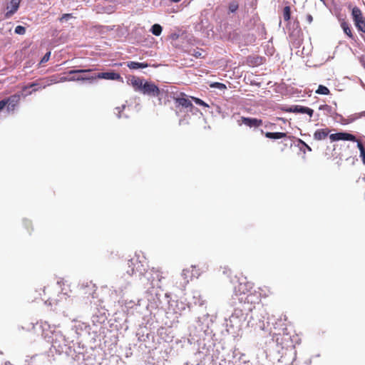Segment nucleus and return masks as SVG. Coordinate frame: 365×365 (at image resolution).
Wrapping results in <instances>:
<instances>
[{
  "mask_svg": "<svg viewBox=\"0 0 365 365\" xmlns=\"http://www.w3.org/2000/svg\"><path fill=\"white\" fill-rule=\"evenodd\" d=\"M21 0H11L10 6L7 9H10L6 11L5 16L6 18L11 17L14 13H16L19 7V4Z\"/></svg>",
  "mask_w": 365,
  "mask_h": 365,
  "instance_id": "obj_13",
  "label": "nucleus"
},
{
  "mask_svg": "<svg viewBox=\"0 0 365 365\" xmlns=\"http://www.w3.org/2000/svg\"><path fill=\"white\" fill-rule=\"evenodd\" d=\"M175 107L178 108L179 107H182L185 108L189 109V111H192L194 106L189 98H175L174 99Z\"/></svg>",
  "mask_w": 365,
  "mask_h": 365,
  "instance_id": "obj_10",
  "label": "nucleus"
},
{
  "mask_svg": "<svg viewBox=\"0 0 365 365\" xmlns=\"http://www.w3.org/2000/svg\"><path fill=\"white\" fill-rule=\"evenodd\" d=\"M189 272H190V270H188V269H184L183 270V274L186 275L187 273H188Z\"/></svg>",
  "mask_w": 365,
  "mask_h": 365,
  "instance_id": "obj_35",
  "label": "nucleus"
},
{
  "mask_svg": "<svg viewBox=\"0 0 365 365\" xmlns=\"http://www.w3.org/2000/svg\"><path fill=\"white\" fill-rule=\"evenodd\" d=\"M129 84L133 88L135 91L140 92L144 95L150 96H158L160 93L159 88L153 82L144 81L143 79L132 76L129 79Z\"/></svg>",
  "mask_w": 365,
  "mask_h": 365,
  "instance_id": "obj_2",
  "label": "nucleus"
},
{
  "mask_svg": "<svg viewBox=\"0 0 365 365\" xmlns=\"http://www.w3.org/2000/svg\"><path fill=\"white\" fill-rule=\"evenodd\" d=\"M350 146L349 145L346 144H340V145H334L333 149V155L335 156L336 158H339V160H342L344 155H347L349 153Z\"/></svg>",
  "mask_w": 365,
  "mask_h": 365,
  "instance_id": "obj_9",
  "label": "nucleus"
},
{
  "mask_svg": "<svg viewBox=\"0 0 365 365\" xmlns=\"http://www.w3.org/2000/svg\"><path fill=\"white\" fill-rule=\"evenodd\" d=\"M315 93L319 95H329L330 91L327 87L323 85H319Z\"/></svg>",
  "mask_w": 365,
  "mask_h": 365,
  "instance_id": "obj_22",
  "label": "nucleus"
},
{
  "mask_svg": "<svg viewBox=\"0 0 365 365\" xmlns=\"http://www.w3.org/2000/svg\"><path fill=\"white\" fill-rule=\"evenodd\" d=\"M237 123L239 125L244 124L250 128H257L261 126L263 122L262 119L242 116L240 119L237 120Z\"/></svg>",
  "mask_w": 365,
  "mask_h": 365,
  "instance_id": "obj_7",
  "label": "nucleus"
},
{
  "mask_svg": "<svg viewBox=\"0 0 365 365\" xmlns=\"http://www.w3.org/2000/svg\"><path fill=\"white\" fill-rule=\"evenodd\" d=\"M246 61L250 66H257L264 63V58L259 56H250L247 58Z\"/></svg>",
  "mask_w": 365,
  "mask_h": 365,
  "instance_id": "obj_14",
  "label": "nucleus"
},
{
  "mask_svg": "<svg viewBox=\"0 0 365 365\" xmlns=\"http://www.w3.org/2000/svg\"><path fill=\"white\" fill-rule=\"evenodd\" d=\"M329 137L331 142L339 140L356 142L357 143V148L360 151V157L361 158L363 163L365 165V148L361 141L357 139L354 135L346 132H339L330 134Z\"/></svg>",
  "mask_w": 365,
  "mask_h": 365,
  "instance_id": "obj_3",
  "label": "nucleus"
},
{
  "mask_svg": "<svg viewBox=\"0 0 365 365\" xmlns=\"http://www.w3.org/2000/svg\"><path fill=\"white\" fill-rule=\"evenodd\" d=\"M320 110L324 112V114L327 116L334 117L336 112L333 110L332 107L327 104L321 105L319 107Z\"/></svg>",
  "mask_w": 365,
  "mask_h": 365,
  "instance_id": "obj_17",
  "label": "nucleus"
},
{
  "mask_svg": "<svg viewBox=\"0 0 365 365\" xmlns=\"http://www.w3.org/2000/svg\"><path fill=\"white\" fill-rule=\"evenodd\" d=\"M259 300V296L257 294L250 293L247 294L245 297H240L239 301L240 302L255 304Z\"/></svg>",
  "mask_w": 365,
  "mask_h": 365,
  "instance_id": "obj_16",
  "label": "nucleus"
},
{
  "mask_svg": "<svg viewBox=\"0 0 365 365\" xmlns=\"http://www.w3.org/2000/svg\"><path fill=\"white\" fill-rule=\"evenodd\" d=\"M252 289V283L247 282L246 278H245L242 281H239L237 284L235 285L234 293L239 299L240 297H243V296L247 295Z\"/></svg>",
  "mask_w": 365,
  "mask_h": 365,
  "instance_id": "obj_5",
  "label": "nucleus"
},
{
  "mask_svg": "<svg viewBox=\"0 0 365 365\" xmlns=\"http://www.w3.org/2000/svg\"><path fill=\"white\" fill-rule=\"evenodd\" d=\"M341 26L344 32L351 38H354V36L351 29L348 23L344 21L341 24Z\"/></svg>",
  "mask_w": 365,
  "mask_h": 365,
  "instance_id": "obj_20",
  "label": "nucleus"
},
{
  "mask_svg": "<svg viewBox=\"0 0 365 365\" xmlns=\"http://www.w3.org/2000/svg\"><path fill=\"white\" fill-rule=\"evenodd\" d=\"M191 99L197 105L199 106H203V107H205V108H209L210 106L205 103V101H203L202 100H201L200 98H196V97H193V96H191Z\"/></svg>",
  "mask_w": 365,
  "mask_h": 365,
  "instance_id": "obj_25",
  "label": "nucleus"
},
{
  "mask_svg": "<svg viewBox=\"0 0 365 365\" xmlns=\"http://www.w3.org/2000/svg\"><path fill=\"white\" fill-rule=\"evenodd\" d=\"M294 24L296 25V29H298V32L300 31L299 22L298 21H295Z\"/></svg>",
  "mask_w": 365,
  "mask_h": 365,
  "instance_id": "obj_32",
  "label": "nucleus"
},
{
  "mask_svg": "<svg viewBox=\"0 0 365 365\" xmlns=\"http://www.w3.org/2000/svg\"><path fill=\"white\" fill-rule=\"evenodd\" d=\"M264 135L266 138L269 139H280L283 138L287 136L286 133H281V132H276V133H272V132H267L264 133Z\"/></svg>",
  "mask_w": 365,
  "mask_h": 365,
  "instance_id": "obj_18",
  "label": "nucleus"
},
{
  "mask_svg": "<svg viewBox=\"0 0 365 365\" xmlns=\"http://www.w3.org/2000/svg\"><path fill=\"white\" fill-rule=\"evenodd\" d=\"M322 1H324V0H321Z\"/></svg>",
  "mask_w": 365,
  "mask_h": 365,
  "instance_id": "obj_40",
  "label": "nucleus"
},
{
  "mask_svg": "<svg viewBox=\"0 0 365 365\" xmlns=\"http://www.w3.org/2000/svg\"><path fill=\"white\" fill-rule=\"evenodd\" d=\"M289 35H290V36H292V35H294V31H292V32H290V33H289Z\"/></svg>",
  "mask_w": 365,
  "mask_h": 365,
  "instance_id": "obj_39",
  "label": "nucleus"
},
{
  "mask_svg": "<svg viewBox=\"0 0 365 365\" xmlns=\"http://www.w3.org/2000/svg\"><path fill=\"white\" fill-rule=\"evenodd\" d=\"M305 145H306V147L307 148V149H308L309 150H312V149H311V148H310L309 146H308V145H306V144H305Z\"/></svg>",
  "mask_w": 365,
  "mask_h": 365,
  "instance_id": "obj_37",
  "label": "nucleus"
},
{
  "mask_svg": "<svg viewBox=\"0 0 365 365\" xmlns=\"http://www.w3.org/2000/svg\"><path fill=\"white\" fill-rule=\"evenodd\" d=\"M210 87L217 88L220 90L225 89L227 88L224 83H219V82H215V83H212L210 85Z\"/></svg>",
  "mask_w": 365,
  "mask_h": 365,
  "instance_id": "obj_28",
  "label": "nucleus"
},
{
  "mask_svg": "<svg viewBox=\"0 0 365 365\" xmlns=\"http://www.w3.org/2000/svg\"><path fill=\"white\" fill-rule=\"evenodd\" d=\"M4 365H13V364H11L10 362H6V363L4 364Z\"/></svg>",
  "mask_w": 365,
  "mask_h": 365,
  "instance_id": "obj_38",
  "label": "nucleus"
},
{
  "mask_svg": "<svg viewBox=\"0 0 365 365\" xmlns=\"http://www.w3.org/2000/svg\"><path fill=\"white\" fill-rule=\"evenodd\" d=\"M306 21L309 24H311L313 21V17L310 14H307L305 16Z\"/></svg>",
  "mask_w": 365,
  "mask_h": 365,
  "instance_id": "obj_30",
  "label": "nucleus"
},
{
  "mask_svg": "<svg viewBox=\"0 0 365 365\" xmlns=\"http://www.w3.org/2000/svg\"><path fill=\"white\" fill-rule=\"evenodd\" d=\"M196 58H201L202 56V53L201 51H195V53L192 54Z\"/></svg>",
  "mask_w": 365,
  "mask_h": 365,
  "instance_id": "obj_31",
  "label": "nucleus"
},
{
  "mask_svg": "<svg viewBox=\"0 0 365 365\" xmlns=\"http://www.w3.org/2000/svg\"><path fill=\"white\" fill-rule=\"evenodd\" d=\"M351 16L356 29L365 34V18L357 6L352 9Z\"/></svg>",
  "mask_w": 365,
  "mask_h": 365,
  "instance_id": "obj_6",
  "label": "nucleus"
},
{
  "mask_svg": "<svg viewBox=\"0 0 365 365\" xmlns=\"http://www.w3.org/2000/svg\"><path fill=\"white\" fill-rule=\"evenodd\" d=\"M128 265L131 269L128 270L127 272L130 275H133L136 273H139L140 275H143L145 269L142 263L138 259H130L128 261Z\"/></svg>",
  "mask_w": 365,
  "mask_h": 365,
  "instance_id": "obj_8",
  "label": "nucleus"
},
{
  "mask_svg": "<svg viewBox=\"0 0 365 365\" xmlns=\"http://www.w3.org/2000/svg\"><path fill=\"white\" fill-rule=\"evenodd\" d=\"M92 71V69L70 70L67 73L69 76L59 77L56 75H53L48 78H42L39 80V81H36L29 84L28 86H25L22 89L23 91H26L29 88H34L33 91L29 93V94H31L33 91H36L41 88H45L48 86L58 82L91 80V76H78L77 74L88 73Z\"/></svg>",
  "mask_w": 365,
  "mask_h": 365,
  "instance_id": "obj_1",
  "label": "nucleus"
},
{
  "mask_svg": "<svg viewBox=\"0 0 365 365\" xmlns=\"http://www.w3.org/2000/svg\"><path fill=\"white\" fill-rule=\"evenodd\" d=\"M288 111L292 112V113H305V114L309 115V117H312L314 113L313 109L308 108V107L299 106V105H296V106L291 107L288 110Z\"/></svg>",
  "mask_w": 365,
  "mask_h": 365,
  "instance_id": "obj_11",
  "label": "nucleus"
},
{
  "mask_svg": "<svg viewBox=\"0 0 365 365\" xmlns=\"http://www.w3.org/2000/svg\"><path fill=\"white\" fill-rule=\"evenodd\" d=\"M239 8V4L237 1H232L229 4L228 9L231 13L235 12Z\"/></svg>",
  "mask_w": 365,
  "mask_h": 365,
  "instance_id": "obj_24",
  "label": "nucleus"
},
{
  "mask_svg": "<svg viewBox=\"0 0 365 365\" xmlns=\"http://www.w3.org/2000/svg\"><path fill=\"white\" fill-rule=\"evenodd\" d=\"M283 19L285 21H289L291 19V8L289 6H286L284 7Z\"/></svg>",
  "mask_w": 365,
  "mask_h": 365,
  "instance_id": "obj_21",
  "label": "nucleus"
},
{
  "mask_svg": "<svg viewBox=\"0 0 365 365\" xmlns=\"http://www.w3.org/2000/svg\"><path fill=\"white\" fill-rule=\"evenodd\" d=\"M15 31V33L16 34L24 35L26 33V28L24 26H17L15 28V31Z\"/></svg>",
  "mask_w": 365,
  "mask_h": 365,
  "instance_id": "obj_26",
  "label": "nucleus"
},
{
  "mask_svg": "<svg viewBox=\"0 0 365 365\" xmlns=\"http://www.w3.org/2000/svg\"><path fill=\"white\" fill-rule=\"evenodd\" d=\"M71 16V14H64L62 18L61 19V20H62L63 19H67L68 17Z\"/></svg>",
  "mask_w": 365,
  "mask_h": 365,
  "instance_id": "obj_34",
  "label": "nucleus"
},
{
  "mask_svg": "<svg viewBox=\"0 0 365 365\" xmlns=\"http://www.w3.org/2000/svg\"><path fill=\"white\" fill-rule=\"evenodd\" d=\"M24 225H25V226L29 227V225H31V222L29 220H25Z\"/></svg>",
  "mask_w": 365,
  "mask_h": 365,
  "instance_id": "obj_33",
  "label": "nucleus"
},
{
  "mask_svg": "<svg viewBox=\"0 0 365 365\" xmlns=\"http://www.w3.org/2000/svg\"><path fill=\"white\" fill-rule=\"evenodd\" d=\"M50 56H51V51H48L41 58L40 63H46L47 61H48Z\"/></svg>",
  "mask_w": 365,
  "mask_h": 365,
  "instance_id": "obj_29",
  "label": "nucleus"
},
{
  "mask_svg": "<svg viewBox=\"0 0 365 365\" xmlns=\"http://www.w3.org/2000/svg\"><path fill=\"white\" fill-rule=\"evenodd\" d=\"M180 0H170L171 2H174V3H178L179 2Z\"/></svg>",
  "mask_w": 365,
  "mask_h": 365,
  "instance_id": "obj_36",
  "label": "nucleus"
},
{
  "mask_svg": "<svg viewBox=\"0 0 365 365\" xmlns=\"http://www.w3.org/2000/svg\"><path fill=\"white\" fill-rule=\"evenodd\" d=\"M191 268L192 277H198L200 274V269L197 268V266H192Z\"/></svg>",
  "mask_w": 365,
  "mask_h": 365,
  "instance_id": "obj_27",
  "label": "nucleus"
},
{
  "mask_svg": "<svg viewBox=\"0 0 365 365\" xmlns=\"http://www.w3.org/2000/svg\"><path fill=\"white\" fill-rule=\"evenodd\" d=\"M162 26L160 24H154L151 28V32L155 36H160L162 33Z\"/></svg>",
  "mask_w": 365,
  "mask_h": 365,
  "instance_id": "obj_23",
  "label": "nucleus"
},
{
  "mask_svg": "<svg viewBox=\"0 0 365 365\" xmlns=\"http://www.w3.org/2000/svg\"><path fill=\"white\" fill-rule=\"evenodd\" d=\"M119 78L120 75L114 72L98 73L97 74H95L94 76H91V80H94L96 78L115 80Z\"/></svg>",
  "mask_w": 365,
  "mask_h": 365,
  "instance_id": "obj_12",
  "label": "nucleus"
},
{
  "mask_svg": "<svg viewBox=\"0 0 365 365\" xmlns=\"http://www.w3.org/2000/svg\"><path fill=\"white\" fill-rule=\"evenodd\" d=\"M20 94H14L0 101V112L6 108L8 113L14 112L19 103Z\"/></svg>",
  "mask_w": 365,
  "mask_h": 365,
  "instance_id": "obj_4",
  "label": "nucleus"
},
{
  "mask_svg": "<svg viewBox=\"0 0 365 365\" xmlns=\"http://www.w3.org/2000/svg\"><path fill=\"white\" fill-rule=\"evenodd\" d=\"M148 66L146 63H139L135 61H130L128 63V67L130 69H138V68H145Z\"/></svg>",
  "mask_w": 365,
  "mask_h": 365,
  "instance_id": "obj_19",
  "label": "nucleus"
},
{
  "mask_svg": "<svg viewBox=\"0 0 365 365\" xmlns=\"http://www.w3.org/2000/svg\"><path fill=\"white\" fill-rule=\"evenodd\" d=\"M330 133V130L329 128H321L317 129L314 133V139L317 140H322L327 138Z\"/></svg>",
  "mask_w": 365,
  "mask_h": 365,
  "instance_id": "obj_15",
  "label": "nucleus"
}]
</instances>
